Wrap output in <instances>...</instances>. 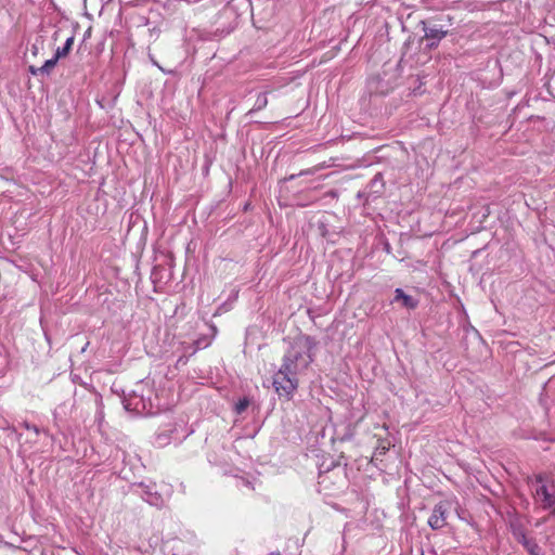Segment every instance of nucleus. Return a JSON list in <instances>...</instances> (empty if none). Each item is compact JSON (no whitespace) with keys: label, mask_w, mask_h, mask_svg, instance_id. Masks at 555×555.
<instances>
[{"label":"nucleus","mask_w":555,"mask_h":555,"mask_svg":"<svg viewBox=\"0 0 555 555\" xmlns=\"http://www.w3.org/2000/svg\"><path fill=\"white\" fill-rule=\"evenodd\" d=\"M313 338L297 336L283 357V363L273 378V386L280 397L291 399L298 387V375L313 361Z\"/></svg>","instance_id":"nucleus-1"},{"label":"nucleus","mask_w":555,"mask_h":555,"mask_svg":"<svg viewBox=\"0 0 555 555\" xmlns=\"http://www.w3.org/2000/svg\"><path fill=\"white\" fill-rule=\"evenodd\" d=\"M142 388V384L138 385V389L124 399V406L126 410L135 411L137 413H153L152 401L144 398Z\"/></svg>","instance_id":"nucleus-2"},{"label":"nucleus","mask_w":555,"mask_h":555,"mask_svg":"<svg viewBox=\"0 0 555 555\" xmlns=\"http://www.w3.org/2000/svg\"><path fill=\"white\" fill-rule=\"evenodd\" d=\"M535 502L544 509H555V487L543 483L542 477H538L534 483Z\"/></svg>","instance_id":"nucleus-3"},{"label":"nucleus","mask_w":555,"mask_h":555,"mask_svg":"<svg viewBox=\"0 0 555 555\" xmlns=\"http://www.w3.org/2000/svg\"><path fill=\"white\" fill-rule=\"evenodd\" d=\"M450 509L448 501L439 502L435 505L431 515L428 518V525L433 530H439L447 525V514Z\"/></svg>","instance_id":"nucleus-4"},{"label":"nucleus","mask_w":555,"mask_h":555,"mask_svg":"<svg viewBox=\"0 0 555 555\" xmlns=\"http://www.w3.org/2000/svg\"><path fill=\"white\" fill-rule=\"evenodd\" d=\"M424 31H425L426 39L435 40V42H431L429 44L430 48L436 47L437 42L440 41L442 38H444L448 34V31H446L441 28H438L437 26H433V27L424 26Z\"/></svg>","instance_id":"nucleus-5"},{"label":"nucleus","mask_w":555,"mask_h":555,"mask_svg":"<svg viewBox=\"0 0 555 555\" xmlns=\"http://www.w3.org/2000/svg\"><path fill=\"white\" fill-rule=\"evenodd\" d=\"M142 496L149 504L154 505V506H160L165 502L164 498L160 494H158L156 491H152L151 487H145V490H144Z\"/></svg>","instance_id":"nucleus-6"},{"label":"nucleus","mask_w":555,"mask_h":555,"mask_svg":"<svg viewBox=\"0 0 555 555\" xmlns=\"http://www.w3.org/2000/svg\"><path fill=\"white\" fill-rule=\"evenodd\" d=\"M395 294H396L395 300L401 301L405 308H409V309L416 308L417 301L413 297L406 295L401 288H397Z\"/></svg>","instance_id":"nucleus-7"},{"label":"nucleus","mask_w":555,"mask_h":555,"mask_svg":"<svg viewBox=\"0 0 555 555\" xmlns=\"http://www.w3.org/2000/svg\"><path fill=\"white\" fill-rule=\"evenodd\" d=\"M519 541L522 543L530 555H540L541 550L534 541L528 539L525 534L520 535Z\"/></svg>","instance_id":"nucleus-8"},{"label":"nucleus","mask_w":555,"mask_h":555,"mask_svg":"<svg viewBox=\"0 0 555 555\" xmlns=\"http://www.w3.org/2000/svg\"><path fill=\"white\" fill-rule=\"evenodd\" d=\"M73 43H74V37L67 38L65 44L62 48L56 49V52H55L56 59L60 60L62 57H65L69 53Z\"/></svg>","instance_id":"nucleus-9"},{"label":"nucleus","mask_w":555,"mask_h":555,"mask_svg":"<svg viewBox=\"0 0 555 555\" xmlns=\"http://www.w3.org/2000/svg\"><path fill=\"white\" fill-rule=\"evenodd\" d=\"M59 59L54 55V57L46 61V63L38 68V70H41L42 75H49L51 70L55 67Z\"/></svg>","instance_id":"nucleus-10"},{"label":"nucleus","mask_w":555,"mask_h":555,"mask_svg":"<svg viewBox=\"0 0 555 555\" xmlns=\"http://www.w3.org/2000/svg\"><path fill=\"white\" fill-rule=\"evenodd\" d=\"M248 405H249L248 399H246V398L241 399L235 405L236 413H238V414L243 413L247 409Z\"/></svg>","instance_id":"nucleus-11"},{"label":"nucleus","mask_w":555,"mask_h":555,"mask_svg":"<svg viewBox=\"0 0 555 555\" xmlns=\"http://www.w3.org/2000/svg\"><path fill=\"white\" fill-rule=\"evenodd\" d=\"M268 103L266 94H259L256 101V106L258 109L263 108Z\"/></svg>","instance_id":"nucleus-12"},{"label":"nucleus","mask_w":555,"mask_h":555,"mask_svg":"<svg viewBox=\"0 0 555 555\" xmlns=\"http://www.w3.org/2000/svg\"><path fill=\"white\" fill-rule=\"evenodd\" d=\"M25 426H26V428H27L28 430H31V431L35 434V436H38V435H39V429H38V427H37V426H35V425H29V424H26Z\"/></svg>","instance_id":"nucleus-13"},{"label":"nucleus","mask_w":555,"mask_h":555,"mask_svg":"<svg viewBox=\"0 0 555 555\" xmlns=\"http://www.w3.org/2000/svg\"><path fill=\"white\" fill-rule=\"evenodd\" d=\"M38 68H39V67H36V66H33V65H31V66H29V72H30L33 75H35V76L40 75V74H41V70H38Z\"/></svg>","instance_id":"nucleus-14"},{"label":"nucleus","mask_w":555,"mask_h":555,"mask_svg":"<svg viewBox=\"0 0 555 555\" xmlns=\"http://www.w3.org/2000/svg\"><path fill=\"white\" fill-rule=\"evenodd\" d=\"M31 53H33L34 55H37V54L39 53V47H38V44H37V43H34V44L31 46Z\"/></svg>","instance_id":"nucleus-15"}]
</instances>
